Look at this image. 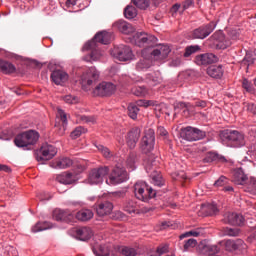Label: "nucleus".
Listing matches in <instances>:
<instances>
[{"label":"nucleus","mask_w":256,"mask_h":256,"mask_svg":"<svg viewBox=\"0 0 256 256\" xmlns=\"http://www.w3.org/2000/svg\"><path fill=\"white\" fill-rule=\"evenodd\" d=\"M146 79L149 85H151L152 87L160 85V83H163V77L161 76V72L147 74Z\"/></svg>","instance_id":"nucleus-30"},{"label":"nucleus","mask_w":256,"mask_h":256,"mask_svg":"<svg viewBox=\"0 0 256 256\" xmlns=\"http://www.w3.org/2000/svg\"><path fill=\"white\" fill-rule=\"evenodd\" d=\"M92 251L96 256H109V248L106 245L95 244Z\"/></svg>","instance_id":"nucleus-36"},{"label":"nucleus","mask_w":256,"mask_h":256,"mask_svg":"<svg viewBox=\"0 0 256 256\" xmlns=\"http://www.w3.org/2000/svg\"><path fill=\"white\" fill-rule=\"evenodd\" d=\"M227 185V177L221 176L215 183L214 187H225Z\"/></svg>","instance_id":"nucleus-57"},{"label":"nucleus","mask_w":256,"mask_h":256,"mask_svg":"<svg viewBox=\"0 0 256 256\" xmlns=\"http://www.w3.org/2000/svg\"><path fill=\"white\" fill-rule=\"evenodd\" d=\"M87 130L81 126L75 128L74 131L71 132L70 137L71 139H78V137H81V135H83V133H86Z\"/></svg>","instance_id":"nucleus-49"},{"label":"nucleus","mask_w":256,"mask_h":256,"mask_svg":"<svg viewBox=\"0 0 256 256\" xmlns=\"http://www.w3.org/2000/svg\"><path fill=\"white\" fill-rule=\"evenodd\" d=\"M57 155V148L53 145L44 144L39 150V154L36 156L37 161H49Z\"/></svg>","instance_id":"nucleus-14"},{"label":"nucleus","mask_w":256,"mask_h":256,"mask_svg":"<svg viewBox=\"0 0 256 256\" xmlns=\"http://www.w3.org/2000/svg\"><path fill=\"white\" fill-rule=\"evenodd\" d=\"M223 221L228 225H243L245 218L241 214L228 212L224 215Z\"/></svg>","instance_id":"nucleus-19"},{"label":"nucleus","mask_w":256,"mask_h":256,"mask_svg":"<svg viewBox=\"0 0 256 256\" xmlns=\"http://www.w3.org/2000/svg\"><path fill=\"white\" fill-rule=\"evenodd\" d=\"M111 55L115 59H118V61H131V59H133V51L131 48L123 44L114 47L111 51Z\"/></svg>","instance_id":"nucleus-12"},{"label":"nucleus","mask_w":256,"mask_h":256,"mask_svg":"<svg viewBox=\"0 0 256 256\" xmlns=\"http://www.w3.org/2000/svg\"><path fill=\"white\" fill-rule=\"evenodd\" d=\"M225 235H228L229 237H239V234L241 233V230L239 228H225L224 229Z\"/></svg>","instance_id":"nucleus-51"},{"label":"nucleus","mask_w":256,"mask_h":256,"mask_svg":"<svg viewBox=\"0 0 256 256\" xmlns=\"http://www.w3.org/2000/svg\"><path fill=\"white\" fill-rule=\"evenodd\" d=\"M97 149H98V151H100V153H102V155L106 159H111V157H113V152H111V150H109V148H107L103 145H98Z\"/></svg>","instance_id":"nucleus-48"},{"label":"nucleus","mask_w":256,"mask_h":256,"mask_svg":"<svg viewBox=\"0 0 256 256\" xmlns=\"http://www.w3.org/2000/svg\"><path fill=\"white\" fill-rule=\"evenodd\" d=\"M110 195H111V197H115L116 199H123V197H125V192L118 191V192H114Z\"/></svg>","instance_id":"nucleus-60"},{"label":"nucleus","mask_w":256,"mask_h":256,"mask_svg":"<svg viewBox=\"0 0 256 256\" xmlns=\"http://www.w3.org/2000/svg\"><path fill=\"white\" fill-rule=\"evenodd\" d=\"M212 37L217 41L216 45L219 49H227V47H231V45L239 39V32H237V30H230L227 38L223 32H216Z\"/></svg>","instance_id":"nucleus-6"},{"label":"nucleus","mask_w":256,"mask_h":256,"mask_svg":"<svg viewBox=\"0 0 256 256\" xmlns=\"http://www.w3.org/2000/svg\"><path fill=\"white\" fill-rule=\"evenodd\" d=\"M207 75L213 79H221L223 77V66H210L207 68Z\"/></svg>","instance_id":"nucleus-29"},{"label":"nucleus","mask_w":256,"mask_h":256,"mask_svg":"<svg viewBox=\"0 0 256 256\" xmlns=\"http://www.w3.org/2000/svg\"><path fill=\"white\" fill-rule=\"evenodd\" d=\"M52 217L55 221H63L64 223H71L75 219V215L71 210L55 209L52 213Z\"/></svg>","instance_id":"nucleus-16"},{"label":"nucleus","mask_w":256,"mask_h":256,"mask_svg":"<svg viewBox=\"0 0 256 256\" xmlns=\"http://www.w3.org/2000/svg\"><path fill=\"white\" fill-rule=\"evenodd\" d=\"M65 103H69L70 105H75V103H79V98L73 95H66L64 97Z\"/></svg>","instance_id":"nucleus-55"},{"label":"nucleus","mask_w":256,"mask_h":256,"mask_svg":"<svg viewBox=\"0 0 256 256\" xmlns=\"http://www.w3.org/2000/svg\"><path fill=\"white\" fill-rule=\"evenodd\" d=\"M113 211V203L109 201L102 202L96 206V213L99 217L111 215Z\"/></svg>","instance_id":"nucleus-22"},{"label":"nucleus","mask_w":256,"mask_h":256,"mask_svg":"<svg viewBox=\"0 0 256 256\" xmlns=\"http://www.w3.org/2000/svg\"><path fill=\"white\" fill-rule=\"evenodd\" d=\"M155 147V130L149 128L145 130V134L140 142V149L144 153H151Z\"/></svg>","instance_id":"nucleus-10"},{"label":"nucleus","mask_w":256,"mask_h":256,"mask_svg":"<svg viewBox=\"0 0 256 256\" xmlns=\"http://www.w3.org/2000/svg\"><path fill=\"white\" fill-rule=\"evenodd\" d=\"M127 166L134 171L135 170V157L134 156H129L127 161Z\"/></svg>","instance_id":"nucleus-58"},{"label":"nucleus","mask_w":256,"mask_h":256,"mask_svg":"<svg viewBox=\"0 0 256 256\" xmlns=\"http://www.w3.org/2000/svg\"><path fill=\"white\" fill-rule=\"evenodd\" d=\"M76 219L78 221H90V219H93V211L90 209H82L76 213Z\"/></svg>","instance_id":"nucleus-34"},{"label":"nucleus","mask_w":256,"mask_h":256,"mask_svg":"<svg viewBox=\"0 0 256 256\" xmlns=\"http://www.w3.org/2000/svg\"><path fill=\"white\" fill-rule=\"evenodd\" d=\"M107 175H109V167L102 166L94 168L88 174L87 183H89V185H100Z\"/></svg>","instance_id":"nucleus-9"},{"label":"nucleus","mask_w":256,"mask_h":256,"mask_svg":"<svg viewBox=\"0 0 256 256\" xmlns=\"http://www.w3.org/2000/svg\"><path fill=\"white\" fill-rule=\"evenodd\" d=\"M121 253H122V255H125V256H136L137 250L126 246L121 249Z\"/></svg>","instance_id":"nucleus-54"},{"label":"nucleus","mask_w":256,"mask_h":256,"mask_svg":"<svg viewBox=\"0 0 256 256\" xmlns=\"http://www.w3.org/2000/svg\"><path fill=\"white\" fill-rule=\"evenodd\" d=\"M220 137L230 147H243L245 145V136L237 130H223Z\"/></svg>","instance_id":"nucleus-3"},{"label":"nucleus","mask_w":256,"mask_h":256,"mask_svg":"<svg viewBox=\"0 0 256 256\" xmlns=\"http://www.w3.org/2000/svg\"><path fill=\"white\" fill-rule=\"evenodd\" d=\"M177 109H184L183 113L185 115V114L189 113V111L191 109V104L190 103H185V102H179L174 107L175 111H177Z\"/></svg>","instance_id":"nucleus-50"},{"label":"nucleus","mask_w":256,"mask_h":256,"mask_svg":"<svg viewBox=\"0 0 256 256\" xmlns=\"http://www.w3.org/2000/svg\"><path fill=\"white\" fill-rule=\"evenodd\" d=\"M38 141L39 133L34 130L20 133L14 139L16 147H27V149H30L31 145H35Z\"/></svg>","instance_id":"nucleus-4"},{"label":"nucleus","mask_w":256,"mask_h":256,"mask_svg":"<svg viewBox=\"0 0 256 256\" xmlns=\"http://www.w3.org/2000/svg\"><path fill=\"white\" fill-rule=\"evenodd\" d=\"M112 39V33L107 31L98 32L94 38L83 47V51H91L89 56L85 57V61H99V59L103 57V52L99 51V45H109Z\"/></svg>","instance_id":"nucleus-2"},{"label":"nucleus","mask_w":256,"mask_h":256,"mask_svg":"<svg viewBox=\"0 0 256 256\" xmlns=\"http://www.w3.org/2000/svg\"><path fill=\"white\" fill-rule=\"evenodd\" d=\"M127 179H129L127 171L122 167L116 166L110 173L106 183L107 185H119V183H125Z\"/></svg>","instance_id":"nucleus-11"},{"label":"nucleus","mask_w":256,"mask_h":256,"mask_svg":"<svg viewBox=\"0 0 256 256\" xmlns=\"http://www.w3.org/2000/svg\"><path fill=\"white\" fill-rule=\"evenodd\" d=\"M51 79L55 85H63L69 80V75L63 70H54L51 74Z\"/></svg>","instance_id":"nucleus-21"},{"label":"nucleus","mask_w":256,"mask_h":256,"mask_svg":"<svg viewBox=\"0 0 256 256\" xmlns=\"http://www.w3.org/2000/svg\"><path fill=\"white\" fill-rule=\"evenodd\" d=\"M50 222H38L32 227V233H39V231H46V229H51Z\"/></svg>","instance_id":"nucleus-37"},{"label":"nucleus","mask_w":256,"mask_h":256,"mask_svg":"<svg viewBox=\"0 0 256 256\" xmlns=\"http://www.w3.org/2000/svg\"><path fill=\"white\" fill-rule=\"evenodd\" d=\"M76 237L80 241H89L90 237H93V231L89 227H82L76 231Z\"/></svg>","instance_id":"nucleus-28"},{"label":"nucleus","mask_w":256,"mask_h":256,"mask_svg":"<svg viewBox=\"0 0 256 256\" xmlns=\"http://www.w3.org/2000/svg\"><path fill=\"white\" fill-rule=\"evenodd\" d=\"M17 253V250L13 247L8 248V256H15Z\"/></svg>","instance_id":"nucleus-64"},{"label":"nucleus","mask_w":256,"mask_h":256,"mask_svg":"<svg viewBox=\"0 0 256 256\" xmlns=\"http://www.w3.org/2000/svg\"><path fill=\"white\" fill-rule=\"evenodd\" d=\"M139 107H149V103L139 100L136 104L131 103L128 105V116L130 119H137V115H139Z\"/></svg>","instance_id":"nucleus-20"},{"label":"nucleus","mask_w":256,"mask_h":256,"mask_svg":"<svg viewBox=\"0 0 256 256\" xmlns=\"http://www.w3.org/2000/svg\"><path fill=\"white\" fill-rule=\"evenodd\" d=\"M232 181L236 185H247V176L245 175V172H243L242 168H238L233 172Z\"/></svg>","instance_id":"nucleus-26"},{"label":"nucleus","mask_w":256,"mask_h":256,"mask_svg":"<svg viewBox=\"0 0 256 256\" xmlns=\"http://www.w3.org/2000/svg\"><path fill=\"white\" fill-rule=\"evenodd\" d=\"M199 235H201V231H199V229L197 230H191V231H188L182 235L179 236V238L181 240L187 238V237H199Z\"/></svg>","instance_id":"nucleus-53"},{"label":"nucleus","mask_w":256,"mask_h":256,"mask_svg":"<svg viewBox=\"0 0 256 256\" xmlns=\"http://www.w3.org/2000/svg\"><path fill=\"white\" fill-rule=\"evenodd\" d=\"M239 245H243V240H237L236 242L233 240L226 241L227 251H237V249H239Z\"/></svg>","instance_id":"nucleus-42"},{"label":"nucleus","mask_w":256,"mask_h":256,"mask_svg":"<svg viewBox=\"0 0 256 256\" xmlns=\"http://www.w3.org/2000/svg\"><path fill=\"white\" fill-rule=\"evenodd\" d=\"M97 81H99V71L95 67H91L82 74L80 83L84 91H89Z\"/></svg>","instance_id":"nucleus-7"},{"label":"nucleus","mask_w":256,"mask_h":256,"mask_svg":"<svg viewBox=\"0 0 256 256\" xmlns=\"http://www.w3.org/2000/svg\"><path fill=\"white\" fill-rule=\"evenodd\" d=\"M247 109L250 113H252L253 115H256V104H248L247 105Z\"/></svg>","instance_id":"nucleus-61"},{"label":"nucleus","mask_w":256,"mask_h":256,"mask_svg":"<svg viewBox=\"0 0 256 256\" xmlns=\"http://www.w3.org/2000/svg\"><path fill=\"white\" fill-rule=\"evenodd\" d=\"M133 95H136V97H147L149 94V91L145 86H138L132 90Z\"/></svg>","instance_id":"nucleus-44"},{"label":"nucleus","mask_w":256,"mask_h":256,"mask_svg":"<svg viewBox=\"0 0 256 256\" xmlns=\"http://www.w3.org/2000/svg\"><path fill=\"white\" fill-rule=\"evenodd\" d=\"M123 209L129 214L136 213V211H139V205L137 204V201L128 199L126 200V203H124Z\"/></svg>","instance_id":"nucleus-35"},{"label":"nucleus","mask_w":256,"mask_h":256,"mask_svg":"<svg viewBox=\"0 0 256 256\" xmlns=\"http://www.w3.org/2000/svg\"><path fill=\"white\" fill-rule=\"evenodd\" d=\"M134 195L139 201L147 203L149 199H153L157 195V192L147 185V183L140 181L134 185Z\"/></svg>","instance_id":"nucleus-5"},{"label":"nucleus","mask_w":256,"mask_h":256,"mask_svg":"<svg viewBox=\"0 0 256 256\" xmlns=\"http://www.w3.org/2000/svg\"><path fill=\"white\" fill-rule=\"evenodd\" d=\"M0 71L5 75H11V73L17 71V68L11 62L0 59Z\"/></svg>","instance_id":"nucleus-31"},{"label":"nucleus","mask_w":256,"mask_h":256,"mask_svg":"<svg viewBox=\"0 0 256 256\" xmlns=\"http://www.w3.org/2000/svg\"><path fill=\"white\" fill-rule=\"evenodd\" d=\"M165 253H169V245L167 244H162L157 247L156 251L154 252H149V256H161L165 255Z\"/></svg>","instance_id":"nucleus-40"},{"label":"nucleus","mask_w":256,"mask_h":256,"mask_svg":"<svg viewBox=\"0 0 256 256\" xmlns=\"http://www.w3.org/2000/svg\"><path fill=\"white\" fill-rule=\"evenodd\" d=\"M147 53H149V51L144 48V50L142 51L143 58L140 59L136 64L137 71H145V70L149 69V67H151V65H153V61H151V59L147 58Z\"/></svg>","instance_id":"nucleus-23"},{"label":"nucleus","mask_w":256,"mask_h":256,"mask_svg":"<svg viewBox=\"0 0 256 256\" xmlns=\"http://www.w3.org/2000/svg\"><path fill=\"white\" fill-rule=\"evenodd\" d=\"M144 165L147 173L151 172L153 170V167H155V156L154 155H148L144 159Z\"/></svg>","instance_id":"nucleus-41"},{"label":"nucleus","mask_w":256,"mask_h":256,"mask_svg":"<svg viewBox=\"0 0 256 256\" xmlns=\"http://www.w3.org/2000/svg\"><path fill=\"white\" fill-rule=\"evenodd\" d=\"M180 137L185 141H201L207 137V132L199 128L188 126L180 130Z\"/></svg>","instance_id":"nucleus-8"},{"label":"nucleus","mask_w":256,"mask_h":256,"mask_svg":"<svg viewBox=\"0 0 256 256\" xmlns=\"http://www.w3.org/2000/svg\"><path fill=\"white\" fill-rule=\"evenodd\" d=\"M113 93H115V85L111 82H102L93 90V95H96L97 97H107L113 95Z\"/></svg>","instance_id":"nucleus-13"},{"label":"nucleus","mask_w":256,"mask_h":256,"mask_svg":"<svg viewBox=\"0 0 256 256\" xmlns=\"http://www.w3.org/2000/svg\"><path fill=\"white\" fill-rule=\"evenodd\" d=\"M152 183L157 187H163V185L165 184V182L163 181V176H161V174H153Z\"/></svg>","instance_id":"nucleus-52"},{"label":"nucleus","mask_w":256,"mask_h":256,"mask_svg":"<svg viewBox=\"0 0 256 256\" xmlns=\"http://www.w3.org/2000/svg\"><path fill=\"white\" fill-rule=\"evenodd\" d=\"M182 5L183 9H189V7L193 6V0H185Z\"/></svg>","instance_id":"nucleus-63"},{"label":"nucleus","mask_w":256,"mask_h":256,"mask_svg":"<svg viewBox=\"0 0 256 256\" xmlns=\"http://www.w3.org/2000/svg\"><path fill=\"white\" fill-rule=\"evenodd\" d=\"M218 61L219 57L213 53L200 54L195 57L196 65H211L213 63H217Z\"/></svg>","instance_id":"nucleus-18"},{"label":"nucleus","mask_w":256,"mask_h":256,"mask_svg":"<svg viewBox=\"0 0 256 256\" xmlns=\"http://www.w3.org/2000/svg\"><path fill=\"white\" fill-rule=\"evenodd\" d=\"M215 27H217L215 22H210L209 24L200 26L193 31L192 37L194 39H206L212 31H215Z\"/></svg>","instance_id":"nucleus-15"},{"label":"nucleus","mask_w":256,"mask_h":256,"mask_svg":"<svg viewBox=\"0 0 256 256\" xmlns=\"http://www.w3.org/2000/svg\"><path fill=\"white\" fill-rule=\"evenodd\" d=\"M242 85L246 89V91H248V92L253 91V88L251 87V83H249V81L244 80Z\"/></svg>","instance_id":"nucleus-62"},{"label":"nucleus","mask_w":256,"mask_h":256,"mask_svg":"<svg viewBox=\"0 0 256 256\" xmlns=\"http://www.w3.org/2000/svg\"><path fill=\"white\" fill-rule=\"evenodd\" d=\"M244 190L248 193H251V195H256V178H250L248 182H246Z\"/></svg>","instance_id":"nucleus-38"},{"label":"nucleus","mask_w":256,"mask_h":256,"mask_svg":"<svg viewBox=\"0 0 256 256\" xmlns=\"http://www.w3.org/2000/svg\"><path fill=\"white\" fill-rule=\"evenodd\" d=\"M71 165H73V160L69 158H62L50 162L52 169H67V167H71Z\"/></svg>","instance_id":"nucleus-27"},{"label":"nucleus","mask_w":256,"mask_h":256,"mask_svg":"<svg viewBox=\"0 0 256 256\" xmlns=\"http://www.w3.org/2000/svg\"><path fill=\"white\" fill-rule=\"evenodd\" d=\"M133 41L137 47H144L150 54V59L154 61H164L166 57H169L171 48L167 44H157V37L147 34L145 32H138L134 35Z\"/></svg>","instance_id":"nucleus-1"},{"label":"nucleus","mask_w":256,"mask_h":256,"mask_svg":"<svg viewBox=\"0 0 256 256\" xmlns=\"http://www.w3.org/2000/svg\"><path fill=\"white\" fill-rule=\"evenodd\" d=\"M132 3L138 9H147V7H149L151 4L150 0H132Z\"/></svg>","instance_id":"nucleus-47"},{"label":"nucleus","mask_w":256,"mask_h":256,"mask_svg":"<svg viewBox=\"0 0 256 256\" xmlns=\"http://www.w3.org/2000/svg\"><path fill=\"white\" fill-rule=\"evenodd\" d=\"M78 119L81 123H95V117L93 116L81 115L78 116Z\"/></svg>","instance_id":"nucleus-56"},{"label":"nucleus","mask_w":256,"mask_h":256,"mask_svg":"<svg viewBox=\"0 0 256 256\" xmlns=\"http://www.w3.org/2000/svg\"><path fill=\"white\" fill-rule=\"evenodd\" d=\"M124 16L126 19H135V17H137V8L134 6H127L124 9Z\"/></svg>","instance_id":"nucleus-43"},{"label":"nucleus","mask_w":256,"mask_h":256,"mask_svg":"<svg viewBox=\"0 0 256 256\" xmlns=\"http://www.w3.org/2000/svg\"><path fill=\"white\" fill-rule=\"evenodd\" d=\"M141 137V128L134 127L132 128L126 137V143L130 149H135L139 138Z\"/></svg>","instance_id":"nucleus-17"},{"label":"nucleus","mask_w":256,"mask_h":256,"mask_svg":"<svg viewBox=\"0 0 256 256\" xmlns=\"http://www.w3.org/2000/svg\"><path fill=\"white\" fill-rule=\"evenodd\" d=\"M57 117H59L62 126L58 130V135L63 136L65 135V131L67 129V114L65 111L58 109Z\"/></svg>","instance_id":"nucleus-32"},{"label":"nucleus","mask_w":256,"mask_h":256,"mask_svg":"<svg viewBox=\"0 0 256 256\" xmlns=\"http://www.w3.org/2000/svg\"><path fill=\"white\" fill-rule=\"evenodd\" d=\"M157 134L160 135V137H167L168 132L163 126L158 127Z\"/></svg>","instance_id":"nucleus-59"},{"label":"nucleus","mask_w":256,"mask_h":256,"mask_svg":"<svg viewBox=\"0 0 256 256\" xmlns=\"http://www.w3.org/2000/svg\"><path fill=\"white\" fill-rule=\"evenodd\" d=\"M203 211H205L206 215H217L219 213V209H217V205L215 204H207L204 206Z\"/></svg>","instance_id":"nucleus-45"},{"label":"nucleus","mask_w":256,"mask_h":256,"mask_svg":"<svg viewBox=\"0 0 256 256\" xmlns=\"http://www.w3.org/2000/svg\"><path fill=\"white\" fill-rule=\"evenodd\" d=\"M194 247H197V241L193 238H190L186 241H184L182 251H189L190 249H193Z\"/></svg>","instance_id":"nucleus-46"},{"label":"nucleus","mask_w":256,"mask_h":256,"mask_svg":"<svg viewBox=\"0 0 256 256\" xmlns=\"http://www.w3.org/2000/svg\"><path fill=\"white\" fill-rule=\"evenodd\" d=\"M114 27L120 31V33H124V35H129L135 31V28L133 26L125 21V20H119L114 24Z\"/></svg>","instance_id":"nucleus-25"},{"label":"nucleus","mask_w":256,"mask_h":256,"mask_svg":"<svg viewBox=\"0 0 256 256\" xmlns=\"http://www.w3.org/2000/svg\"><path fill=\"white\" fill-rule=\"evenodd\" d=\"M201 51V46L199 45H190L185 48L183 57H191V55H195V53H199Z\"/></svg>","instance_id":"nucleus-39"},{"label":"nucleus","mask_w":256,"mask_h":256,"mask_svg":"<svg viewBox=\"0 0 256 256\" xmlns=\"http://www.w3.org/2000/svg\"><path fill=\"white\" fill-rule=\"evenodd\" d=\"M56 181L62 185H73L77 181V177L71 172H64L56 177Z\"/></svg>","instance_id":"nucleus-24"},{"label":"nucleus","mask_w":256,"mask_h":256,"mask_svg":"<svg viewBox=\"0 0 256 256\" xmlns=\"http://www.w3.org/2000/svg\"><path fill=\"white\" fill-rule=\"evenodd\" d=\"M213 161H218L219 163H225L227 159L225 156L219 155L214 152H209L203 159L204 163H213Z\"/></svg>","instance_id":"nucleus-33"}]
</instances>
